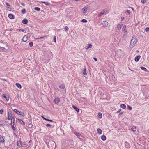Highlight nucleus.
<instances>
[{
	"label": "nucleus",
	"instance_id": "12",
	"mask_svg": "<svg viewBox=\"0 0 149 149\" xmlns=\"http://www.w3.org/2000/svg\"><path fill=\"white\" fill-rule=\"evenodd\" d=\"M17 146L19 147H20L22 146L21 142L19 141H17Z\"/></svg>",
	"mask_w": 149,
	"mask_h": 149
},
{
	"label": "nucleus",
	"instance_id": "6",
	"mask_svg": "<svg viewBox=\"0 0 149 149\" xmlns=\"http://www.w3.org/2000/svg\"><path fill=\"white\" fill-rule=\"evenodd\" d=\"M8 119L9 120H10L13 117H12V115L11 113L10 112H8Z\"/></svg>",
	"mask_w": 149,
	"mask_h": 149
},
{
	"label": "nucleus",
	"instance_id": "32",
	"mask_svg": "<svg viewBox=\"0 0 149 149\" xmlns=\"http://www.w3.org/2000/svg\"><path fill=\"white\" fill-rule=\"evenodd\" d=\"M29 46L30 47H32L33 45V42H30L29 43Z\"/></svg>",
	"mask_w": 149,
	"mask_h": 149
},
{
	"label": "nucleus",
	"instance_id": "55",
	"mask_svg": "<svg viewBox=\"0 0 149 149\" xmlns=\"http://www.w3.org/2000/svg\"><path fill=\"white\" fill-rule=\"evenodd\" d=\"M21 4L22 5V6H24L25 5V4L23 3H21Z\"/></svg>",
	"mask_w": 149,
	"mask_h": 149
},
{
	"label": "nucleus",
	"instance_id": "24",
	"mask_svg": "<svg viewBox=\"0 0 149 149\" xmlns=\"http://www.w3.org/2000/svg\"><path fill=\"white\" fill-rule=\"evenodd\" d=\"M101 139L103 141H105L106 139V137L104 135H103L101 136Z\"/></svg>",
	"mask_w": 149,
	"mask_h": 149
},
{
	"label": "nucleus",
	"instance_id": "63",
	"mask_svg": "<svg viewBox=\"0 0 149 149\" xmlns=\"http://www.w3.org/2000/svg\"><path fill=\"white\" fill-rule=\"evenodd\" d=\"M76 1H79V0H75Z\"/></svg>",
	"mask_w": 149,
	"mask_h": 149
},
{
	"label": "nucleus",
	"instance_id": "51",
	"mask_svg": "<svg viewBox=\"0 0 149 149\" xmlns=\"http://www.w3.org/2000/svg\"><path fill=\"white\" fill-rule=\"evenodd\" d=\"M147 87V91H146V92H148L149 91V88L148 87V86H147V87Z\"/></svg>",
	"mask_w": 149,
	"mask_h": 149
},
{
	"label": "nucleus",
	"instance_id": "3",
	"mask_svg": "<svg viewBox=\"0 0 149 149\" xmlns=\"http://www.w3.org/2000/svg\"><path fill=\"white\" fill-rule=\"evenodd\" d=\"M101 24L103 25V26L105 27L108 25V23L107 21H104L102 22L100 24H99V25L100 26Z\"/></svg>",
	"mask_w": 149,
	"mask_h": 149
},
{
	"label": "nucleus",
	"instance_id": "7",
	"mask_svg": "<svg viewBox=\"0 0 149 149\" xmlns=\"http://www.w3.org/2000/svg\"><path fill=\"white\" fill-rule=\"evenodd\" d=\"M28 38V36L26 35H24L22 38L23 41L26 42L27 41Z\"/></svg>",
	"mask_w": 149,
	"mask_h": 149
},
{
	"label": "nucleus",
	"instance_id": "39",
	"mask_svg": "<svg viewBox=\"0 0 149 149\" xmlns=\"http://www.w3.org/2000/svg\"><path fill=\"white\" fill-rule=\"evenodd\" d=\"M53 41L55 42L56 41V38L55 36H54V37Z\"/></svg>",
	"mask_w": 149,
	"mask_h": 149
},
{
	"label": "nucleus",
	"instance_id": "11",
	"mask_svg": "<svg viewBox=\"0 0 149 149\" xmlns=\"http://www.w3.org/2000/svg\"><path fill=\"white\" fill-rule=\"evenodd\" d=\"M97 132L99 134H101L102 133V131L101 130L100 128H98L97 130Z\"/></svg>",
	"mask_w": 149,
	"mask_h": 149
},
{
	"label": "nucleus",
	"instance_id": "61",
	"mask_svg": "<svg viewBox=\"0 0 149 149\" xmlns=\"http://www.w3.org/2000/svg\"><path fill=\"white\" fill-rule=\"evenodd\" d=\"M7 8H8V9H10V8L9 7H7Z\"/></svg>",
	"mask_w": 149,
	"mask_h": 149
},
{
	"label": "nucleus",
	"instance_id": "30",
	"mask_svg": "<svg viewBox=\"0 0 149 149\" xmlns=\"http://www.w3.org/2000/svg\"><path fill=\"white\" fill-rule=\"evenodd\" d=\"M86 68L84 69V72H83V74H84V75H86L87 74L86 72Z\"/></svg>",
	"mask_w": 149,
	"mask_h": 149
},
{
	"label": "nucleus",
	"instance_id": "29",
	"mask_svg": "<svg viewBox=\"0 0 149 149\" xmlns=\"http://www.w3.org/2000/svg\"><path fill=\"white\" fill-rule=\"evenodd\" d=\"M104 14V12H102L100 14H98V17H100L101 16V15H102Z\"/></svg>",
	"mask_w": 149,
	"mask_h": 149
},
{
	"label": "nucleus",
	"instance_id": "56",
	"mask_svg": "<svg viewBox=\"0 0 149 149\" xmlns=\"http://www.w3.org/2000/svg\"><path fill=\"white\" fill-rule=\"evenodd\" d=\"M124 19V17H121V19L122 20H123Z\"/></svg>",
	"mask_w": 149,
	"mask_h": 149
},
{
	"label": "nucleus",
	"instance_id": "62",
	"mask_svg": "<svg viewBox=\"0 0 149 149\" xmlns=\"http://www.w3.org/2000/svg\"><path fill=\"white\" fill-rule=\"evenodd\" d=\"M7 8H8V9H10V8L9 7H7Z\"/></svg>",
	"mask_w": 149,
	"mask_h": 149
},
{
	"label": "nucleus",
	"instance_id": "8",
	"mask_svg": "<svg viewBox=\"0 0 149 149\" xmlns=\"http://www.w3.org/2000/svg\"><path fill=\"white\" fill-rule=\"evenodd\" d=\"M123 24H118L117 26V29L118 30H120L121 29L122 26H123Z\"/></svg>",
	"mask_w": 149,
	"mask_h": 149
},
{
	"label": "nucleus",
	"instance_id": "21",
	"mask_svg": "<svg viewBox=\"0 0 149 149\" xmlns=\"http://www.w3.org/2000/svg\"><path fill=\"white\" fill-rule=\"evenodd\" d=\"M3 97L5 98L6 100L7 101H8L9 100L8 97H7L4 94L3 95Z\"/></svg>",
	"mask_w": 149,
	"mask_h": 149
},
{
	"label": "nucleus",
	"instance_id": "31",
	"mask_svg": "<svg viewBox=\"0 0 149 149\" xmlns=\"http://www.w3.org/2000/svg\"><path fill=\"white\" fill-rule=\"evenodd\" d=\"M34 9L38 11H39L40 10V9L39 7H35L34 8Z\"/></svg>",
	"mask_w": 149,
	"mask_h": 149
},
{
	"label": "nucleus",
	"instance_id": "20",
	"mask_svg": "<svg viewBox=\"0 0 149 149\" xmlns=\"http://www.w3.org/2000/svg\"><path fill=\"white\" fill-rule=\"evenodd\" d=\"M120 107L122 108L123 109H125L126 107L125 105L124 104H121L120 105Z\"/></svg>",
	"mask_w": 149,
	"mask_h": 149
},
{
	"label": "nucleus",
	"instance_id": "2",
	"mask_svg": "<svg viewBox=\"0 0 149 149\" xmlns=\"http://www.w3.org/2000/svg\"><path fill=\"white\" fill-rule=\"evenodd\" d=\"M126 26L125 25H124L122 29V31L124 33V35H126L127 33V29H126Z\"/></svg>",
	"mask_w": 149,
	"mask_h": 149
},
{
	"label": "nucleus",
	"instance_id": "60",
	"mask_svg": "<svg viewBox=\"0 0 149 149\" xmlns=\"http://www.w3.org/2000/svg\"><path fill=\"white\" fill-rule=\"evenodd\" d=\"M132 8V9L133 10H134V8Z\"/></svg>",
	"mask_w": 149,
	"mask_h": 149
},
{
	"label": "nucleus",
	"instance_id": "27",
	"mask_svg": "<svg viewBox=\"0 0 149 149\" xmlns=\"http://www.w3.org/2000/svg\"><path fill=\"white\" fill-rule=\"evenodd\" d=\"M132 130L134 132L136 131V127L135 126H133L132 128Z\"/></svg>",
	"mask_w": 149,
	"mask_h": 149
},
{
	"label": "nucleus",
	"instance_id": "23",
	"mask_svg": "<svg viewBox=\"0 0 149 149\" xmlns=\"http://www.w3.org/2000/svg\"><path fill=\"white\" fill-rule=\"evenodd\" d=\"M3 138L2 136H0V142H3L4 141H3Z\"/></svg>",
	"mask_w": 149,
	"mask_h": 149
},
{
	"label": "nucleus",
	"instance_id": "14",
	"mask_svg": "<svg viewBox=\"0 0 149 149\" xmlns=\"http://www.w3.org/2000/svg\"><path fill=\"white\" fill-rule=\"evenodd\" d=\"M92 47V45L91 44H89L87 45V47L86 48V49H88V48H91Z\"/></svg>",
	"mask_w": 149,
	"mask_h": 149
},
{
	"label": "nucleus",
	"instance_id": "50",
	"mask_svg": "<svg viewBox=\"0 0 149 149\" xmlns=\"http://www.w3.org/2000/svg\"><path fill=\"white\" fill-rule=\"evenodd\" d=\"M47 120H47V121H50V122H53V121L52 120H50V119H47Z\"/></svg>",
	"mask_w": 149,
	"mask_h": 149
},
{
	"label": "nucleus",
	"instance_id": "33",
	"mask_svg": "<svg viewBox=\"0 0 149 149\" xmlns=\"http://www.w3.org/2000/svg\"><path fill=\"white\" fill-rule=\"evenodd\" d=\"M54 142L52 141H49L48 143V145H49V144H53V145H54Z\"/></svg>",
	"mask_w": 149,
	"mask_h": 149
},
{
	"label": "nucleus",
	"instance_id": "36",
	"mask_svg": "<svg viewBox=\"0 0 149 149\" xmlns=\"http://www.w3.org/2000/svg\"><path fill=\"white\" fill-rule=\"evenodd\" d=\"M145 31L146 32H148L149 31V27H147V28H146L145 29Z\"/></svg>",
	"mask_w": 149,
	"mask_h": 149
},
{
	"label": "nucleus",
	"instance_id": "34",
	"mask_svg": "<svg viewBox=\"0 0 149 149\" xmlns=\"http://www.w3.org/2000/svg\"><path fill=\"white\" fill-rule=\"evenodd\" d=\"M141 69H142V70H143L144 71H146L147 70L144 67H141Z\"/></svg>",
	"mask_w": 149,
	"mask_h": 149
},
{
	"label": "nucleus",
	"instance_id": "47",
	"mask_svg": "<svg viewBox=\"0 0 149 149\" xmlns=\"http://www.w3.org/2000/svg\"><path fill=\"white\" fill-rule=\"evenodd\" d=\"M19 31H22L23 32H24V29H19Z\"/></svg>",
	"mask_w": 149,
	"mask_h": 149
},
{
	"label": "nucleus",
	"instance_id": "1",
	"mask_svg": "<svg viewBox=\"0 0 149 149\" xmlns=\"http://www.w3.org/2000/svg\"><path fill=\"white\" fill-rule=\"evenodd\" d=\"M137 42V39L135 37L133 36L131 40L130 47L132 48H133Z\"/></svg>",
	"mask_w": 149,
	"mask_h": 149
},
{
	"label": "nucleus",
	"instance_id": "28",
	"mask_svg": "<svg viewBox=\"0 0 149 149\" xmlns=\"http://www.w3.org/2000/svg\"><path fill=\"white\" fill-rule=\"evenodd\" d=\"M41 3H44L47 5H49L50 3L48 2H45L43 1L41 2Z\"/></svg>",
	"mask_w": 149,
	"mask_h": 149
},
{
	"label": "nucleus",
	"instance_id": "18",
	"mask_svg": "<svg viewBox=\"0 0 149 149\" xmlns=\"http://www.w3.org/2000/svg\"><path fill=\"white\" fill-rule=\"evenodd\" d=\"M19 88H21L22 86L21 85L19 84L18 83H16L15 84Z\"/></svg>",
	"mask_w": 149,
	"mask_h": 149
},
{
	"label": "nucleus",
	"instance_id": "17",
	"mask_svg": "<svg viewBox=\"0 0 149 149\" xmlns=\"http://www.w3.org/2000/svg\"><path fill=\"white\" fill-rule=\"evenodd\" d=\"M11 125L12 127V128L13 130H16L15 128L14 127V123H11Z\"/></svg>",
	"mask_w": 149,
	"mask_h": 149
},
{
	"label": "nucleus",
	"instance_id": "10",
	"mask_svg": "<svg viewBox=\"0 0 149 149\" xmlns=\"http://www.w3.org/2000/svg\"><path fill=\"white\" fill-rule=\"evenodd\" d=\"M9 18L11 19L14 18V16L12 14H9L8 15Z\"/></svg>",
	"mask_w": 149,
	"mask_h": 149
},
{
	"label": "nucleus",
	"instance_id": "64",
	"mask_svg": "<svg viewBox=\"0 0 149 149\" xmlns=\"http://www.w3.org/2000/svg\"><path fill=\"white\" fill-rule=\"evenodd\" d=\"M1 48V47L0 46V49Z\"/></svg>",
	"mask_w": 149,
	"mask_h": 149
},
{
	"label": "nucleus",
	"instance_id": "44",
	"mask_svg": "<svg viewBox=\"0 0 149 149\" xmlns=\"http://www.w3.org/2000/svg\"><path fill=\"white\" fill-rule=\"evenodd\" d=\"M33 126V125L32 124H30L29 125V127L30 128H32Z\"/></svg>",
	"mask_w": 149,
	"mask_h": 149
},
{
	"label": "nucleus",
	"instance_id": "54",
	"mask_svg": "<svg viewBox=\"0 0 149 149\" xmlns=\"http://www.w3.org/2000/svg\"><path fill=\"white\" fill-rule=\"evenodd\" d=\"M42 117L45 120H47V119L45 118H44L43 116H42Z\"/></svg>",
	"mask_w": 149,
	"mask_h": 149
},
{
	"label": "nucleus",
	"instance_id": "43",
	"mask_svg": "<svg viewBox=\"0 0 149 149\" xmlns=\"http://www.w3.org/2000/svg\"><path fill=\"white\" fill-rule=\"evenodd\" d=\"M3 113V110L2 109H1L0 110V114H2Z\"/></svg>",
	"mask_w": 149,
	"mask_h": 149
},
{
	"label": "nucleus",
	"instance_id": "4",
	"mask_svg": "<svg viewBox=\"0 0 149 149\" xmlns=\"http://www.w3.org/2000/svg\"><path fill=\"white\" fill-rule=\"evenodd\" d=\"M88 8V6H86L82 8V10L83 11V13H85L86 12Z\"/></svg>",
	"mask_w": 149,
	"mask_h": 149
},
{
	"label": "nucleus",
	"instance_id": "52",
	"mask_svg": "<svg viewBox=\"0 0 149 149\" xmlns=\"http://www.w3.org/2000/svg\"><path fill=\"white\" fill-rule=\"evenodd\" d=\"M93 59L95 61H97V59L95 57L93 58Z\"/></svg>",
	"mask_w": 149,
	"mask_h": 149
},
{
	"label": "nucleus",
	"instance_id": "46",
	"mask_svg": "<svg viewBox=\"0 0 149 149\" xmlns=\"http://www.w3.org/2000/svg\"><path fill=\"white\" fill-rule=\"evenodd\" d=\"M5 3L6 4V5L8 6H10V4L8 3L7 2H6Z\"/></svg>",
	"mask_w": 149,
	"mask_h": 149
},
{
	"label": "nucleus",
	"instance_id": "16",
	"mask_svg": "<svg viewBox=\"0 0 149 149\" xmlns=\"http://www.w3.org/2000/svg\"><path fill=\"white\" fill-rule=\"evenodd\" d=\"M13 111L15 112L18 115L20 113V112L16 109H15L13 110Z\"/></svg>",
	"mask_w": 149,
	"mask_h": 149
},
{
	"label": "nucleus",
	"instance_id": "42",
	"mask_svg": "<svg viewBox=\"0 0 149 149\" xmlns=\"http://www.w3.org/2000/svg\"><path fill=\"white\" fill-rule=\"evenodd\" d=\"M75 134L76 135V136H78L80 135V134L79 133H78L77 132H75Z\"/></svg>",
	"mask_w": 149,
	"mask_h": 149
},
{
	"label": "nucleus",
	"instance_id": "25",
	"mask_svg": "<svg viewBox=\"0 0 149 149\" xmlns=\"http://www.w3.org/2000/svg\"><path fill=\"white\" fill-rule=\"evenodd\" d=\"M59 87L63 89L65 88V85L63 84H62Z\"/></svg>",
	"mask_w": 149,
	"mask_h": 149
},
{
	"label": "nucleus",
	"instance_id": "19",
	"mask_svg": "<svg viewBox=\"0 0 149 149\" xmlns=\"http://www.w3.org/2000/svg\"><path fill=\"white\" fill-rule=\"evenodd\" d=\"M97 116L99 118H101L102 117V114L100 112H99L98 113Z\"/></svg>",
	"mask_w": 149,
	"mask_h": 149
},
{
	"label": "nucleus",
	"instance_id": "35",
	"mask_svg": "<svg viewBox=\"0 0 149 149\" xmlns=\"http://www.w3.org/2000/svg\"><path fill=\"white\" fill-rule=\"evenodd\" d=\"M26 10L24 9H23L22 10V13L24 14L26 13Z\"/></svg>",
	"mask_w": 149,
	"mask_h": 149
},
{
	"label": "nucleus",
	"instance_id": "13",
	"mask_svg": "<svg viewBox=\"0 0 149 149\" xmlns=\"http://www.w3.org/2000/svg\"><path fill=\"white\" fill-rule=\"evenodd\" d=\"M22 22L24 24H27L28 23V21L27 19H24L22 21Z\"/></svg>",
	"mask_w": 149,
	"mask_h": 149
},
{
	"label": "nucleus",
	"instance_id": "45",
	"mask_svg": "<svg viewBox=\"0 0 149 149\" xmlns=\"http://www.w3.org/2000/svg\"><path fill=\"white\" fill-rule=\"evenodd\" d=\"M141 2L143 4L146 3V0H141Z\"/></svg>",
	"mask_w": 149,
	"mask_h": 149
},
{
	"label": "nucleus",
	"instance_id": "53",
	"mask_svg": "<svg viewBox=\"0 0 149 149\" xmlns=\"http://www.w3.org/2000/svg\"><path fill=\"white\" fill-rule=\"evenodd\" d=\"M103 12H104V13H105V12H107V10H105V9H104V10H103Z\"/></svg>",
	"mask_w": 149,
	"mask_h": 149
},
{
	"label": "nucleus",
	"instance_id": "57",
	"mask_svg": "<svg viewBox=\"0 0 149 149\" xmlns=\"http://www.w3.org/2000/svg\"><path fill=\"white\" fill-rule=\"evenodd\" d=\"M121 111V109H120L117 112V113H118L119 112Z\"/></svg>",
	"mask_w": 149,
	"mask_h": 149
},
{
	"label": "nucleus",
	"instance_id": "49",
	"mask_svg": "<svg viewBox=\"0 0 149 149\" xmlns=\"http://www.w3.org/2000/svg\"><path fill=\"white\" fill-rule=\"evenodd\" d=\"M19 115H20L22 116H23L24 115V113L23 112H22V113L20 112V113Z\"/></svg>",
	"mask_w": 149,
	"mask_h": 149
},
{
	"label": "nucleus",
	"instance_id": "37",
	"mask_svg": "<svg viewBox=\"0 0 149 149\" xmlns=\"http://www.w3.org/2000/svg\"><path fill=\"white\" fill-rule=\"evenodd\" d=\"M65 31H67L68 30L69 28L68 26H66L65 27Z\"/></svg>",
	"mask_w": 149,
	"mask_h": 149
},
{
	"label": "nucleus",
	"instance_id": "15",
	"mask_svg": "<svg viewBox=\"0 0 149 149\" xmlns=\"http://www.w3.org/2000/svg\"><path fill=\"white\" fill-rule=\"evenodd\" d=\"M72 107L77 112H79V109L75 106L73 105Z\"/></svg>",
	"mask_w": 149,
	"mask_h": 149
},
{
	"label": "nucleus",
	"instance_id": "58",
	"mask_svg": "<svg viewBox=\"0 0 149 149\" xmlns=\"http://www.w3.org/2000/svg\"><path fill=\"white\" fill-rule=\"evenodd\" d=\"M43 38V37H40L39 38L40 39H42Z\"/></svg>",
	"mask_w": 149,
	"mask_h": 149
},
{
	"label": "nucleus",
	"instance_id": "48",
	"mask_svg": "<svg viewBox=\"0 0 149 149\" xmlns=\"http://www.w3.org/2000/svg\"><path fill=\"white\" fill-rule=\"evenodd\" d=\"M126 12H127V13H128L129 14H130V10H127Z\"/></svg>",
	"mask_w": 149,
	"mask_h": 149
},
{
	"label": "nucleus",
	"instance_id": "9",
	"mask_svg": "<svg viewBox=\"0 0 149 149\" xmlns=\"http://www.w3.org/2000/svg\"><path fill=\"white\" fill-rule=\"evenodd\" d=\"M141 56L140 55L136 56L135 58V61L136 62L138 61L140 58Z\"/></svg>",
	"mask_w": 149,
	"mask_h": 149
},
{
	"label": "nucleus",
	"instance_id": "41",
	"mask_svg": "<svg viewBox=\"0 0 149 149\" xmlns=\"http://www.w3.org/2000/svg\"><path fill=\"white\" fill-rule=\"evenodd\" d=\"M127 108L130 110H131L132 109V107L129 105H128Z\"/></svg>",
	"mask_w": 149,
	"mask_h": 149
},
{
	"label": "nucleus",
	"instance_id": "38",
	"mask_svg": "<svg viewBox=\"0 0 149 149\" xmlns=\"http://www.w3.org/2000/svg\"><path fill=\"white\" fill-rule=\"evenodd\" d=\"M81 21L82 22H87L86 20L84 19H83Z\"/></svg>",
	"mask_w": 149,
	"mask_h": 149
},
{
	"label": "nucleus",
	"instance_id": "59",
	"mask_svg": "<svg viewBox=\"0 0 149 149\" xmlns=\"http://www.w3.org/2000/svg\"><path fill=\"white\" fill-rule=\"evenodd\" d=\"M2 79V80H4V81H6V79Z\"/></svg>",
	"mask_w": 149,
	"mask_h": 149
},
{
	"label": "nucleus",
	"instance_id": "22",
	"mask_svg": "<svg viewBox=\"0 0 149 149\" xmlns=\"http://www.w3.org/2000/svg\"><path fill=\"white\" fill-rule=\"evenodd\" d=\"M18 119V120H19V121L20 122V123L22 124H23V125L25 124V123L23 120H21L20 119Z\"/></svg>",
	"mask_w": 149,
	"mask_h": 149
},
{
	"label": "nucleus",
	"instance_id": "40",
	"mask_svg": "<svg viewBox=\"0 0 149 149\" xmlns=\"http://www.w3.org/2000/svg\"><path fill=\"white\" fill-rule=\"evenodd\" d=\"M46 126L48 127H50L51 125L49 124H47L46 125Z\"/></svg>",
	"mask_w": 149,
	"mask_h": 149
},
{
	"label": "nucleus",
	"instance_id": "26",
	"mask_svg": "<svg viewBox=\"0 0 149 149\" xmlns=\"http://www.w3.org/2000/svg\"><path fill=\"white\" fill-rule=\"evenodd\" d=\"M11 123H14L15 120V119L13 117H12V118L11 119Z\"/></svg>",
	"mask_w": 149,
	"mask_h": 149
},
{
	"label": "nucleus",
	"instance_id": "5",
	"mask_svg": "<svg viewBox=\"0 0 149 149\" xmlns=\"http://www.w3.org/2000/svg\"><path fill=\"white\" fill-rule=\"evenodd\" d=\"M60 102V99L57 97L55 98L54 100V102L55 104H57Z\"/></svg>",
	"mask_w": 149,
	"mask_h": 149
}]
</instances>
